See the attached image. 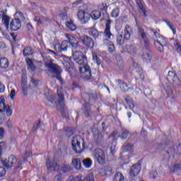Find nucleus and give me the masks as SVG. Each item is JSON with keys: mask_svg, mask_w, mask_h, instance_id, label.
<instances>
[{"mask_svg": "<svg viewBox=\"0 0 181 181\" xmlns=\"http://www.w3.org/2000/svg\"><path fill=\"white\" fill-rule=\"evenodd\" d=\"M65 25L71 32H74L77 29V25L73 21H66Z\"/></svg>", "mask_w": 181, "mask_h": 181, "instance_id": "nucleus-36", "label": "nucleus"}, {"mask_svg": "<svg viewBox=\"0 0 181 181\" xmlns=\"http://www.w3.org/2000/svg\"><path fill=\"white\" fill-rule=\"evenodd\" d=\"M78 19L80 22L85 25L88 21H90V14L87 12H85L84 10H79L77 13Z\"/></svg>", "mask_w": 181, "mask_h": 181, "instance_id": "nucleus-11", "label": "nucleus"}, {"mask_svg": "<svg viewBox=\"0 0 181 181\" xmlns=\"http://www.w3.org/2000/svg\"><path fill=\"white\" fill-rule=\"evenodd\" d=\"M45 66L50 73H52V74H54V77H55L57 80H59L61 86H63L64 83L63 82V78H62V69H60V66L52 62L47 63Z\"/></svg>", "mask_w": 181, "mask_h": 181, "instance_id": "nucleus-5", "label": "nucleus"}, {"mask_svg": "<svg viewBox=\"0 0 181 181\" xmlns=\"http://www.w3.org/2000/svg\"><path fill=\"white\" fill-rule=\"evenodd\" d=\"M86 30H87L89 36H92V37H93V39H98V37H100V33L94 27L88 28V29H86Z\"/></svg>", "mask_w": 181, "mask_h": 181, "instance_id": "nucleus-22", "label": "nucleus"}, {"mask_svg": "<svg viewBox=\"0 0 181 181\" xmlns=\"http://www.w3.org/2000/svg\"><path fill=\"white\" fill-rule=\"evenodd\" d=\"M154 46L158 52H163V42H160L159 40H154Z\"/></svg>", "mask_w": 181, "mask_h": 181, "instance_id": "nucleus-39", "label": "nucleus"}, {"mask_svg": "<svg viewBox=\"0 0 181 181\" xmlns=\"http://www.w3.org/2000/svg\"><path fill=\"white\" fill-rule=\"evenodd\" d=\"M77 88H81V87H80V85H78V83L74 81L72 83V90H76Z\"/></svg>", "mask_w": 181, "mask_h": 181, "instance_id": "nucleus-57", "label": "nucleus"}, {"mask_svg": "<svg viewBox=\"0 0 181 181\" xmlns=\"http://www.w3.org/2000/svg\"><path fill=\"white\" fill-rule=\"evenodd\" d=\"M119 70H124V61L120 60L117 63Z\"/></svg>", "mask_w": 181, "mask_h": 181, "instance_id": "nucleus-61", "label": "nucleus"}, {"mask_svg": "<svg viewBox=\"0 0 181 181\" xmlns=\"http://www.w3.org/2000/svg\"><path fill=\"white\" fill-rule=\"evenodd\" d=\"M165 23H167L170 29L172 30L173 35H176V28H175V25H173V23H172L169 21H165Z\"/></svg>", "mask_w": 181, "mask_h": 181, "instance_id": "nucleus-49", "label": "nucleus"}, {"mask_svg": "<svg viewBox=\"0 0 181 181\" xmlns=\"http://www.w3.org/2000/svg\"><path fill=\"white\" fill-rule=\"evenodd\" d=\"M45 95H46L47 100L49 103H52L53 104V103H54V96L49 95H47L46 93L45 94Z\"/></svg>", "mask_w": 181, "mask_h": 181, "instance_id": "nucleus-56", "label": "nucleus"}, {"mask_svg": "<svg viewBox=\"0 0 181 181\" xmlns=\"http://www.w3.org/2000/svg\"><path fill=\"white\" fill-rule=\"evenodd\" d=\"M139 172H141V164H134L130 168L129 175L131 177H135L139 175Z\"/></svg>", "mask_w": 181, "mask_h": 181, "instance_id": "nucleus-18", "label": "nucleus"}, {"mask_svg": "<svg viewBox=\"0 0 181 181\" xmlns=\"http://www.w3.org/2000/svg\"><path fill=\"white\" fill-rule=\"evenodd\" d=\"M113 181H125V177L121 172H118L115 175Z\"/></svg>", "mask_w": 181, "mask_h": 181, "instance_id": "nucleus-44", "label": "nucleus"}, {"mask_svg": "<svg viewBox=\"0 0 181 181\" xmlns=\"http://www.w3.org/2000/svg\"><path fill=\"white\" fill-rule=\"evenodd\" d=\"M141 135L144 138H146V136H148V132L145 130V128L144 127L141 129Z\"/></svg>", "mask_w": 181, "mask_h": 181, "instance_id": "nucleus-58", "label": "nucleus"}, {"mask_svg": "<svg viewBox=\"0 0 181 181\" xmlns=\"http://www.w3.org/2000/svg\"><path fill=\"white\" fill-rule=\"evenodd\" d=\"M94 156L99 165H105V152L101 148H95L94 151Z\"/></svg>", "mask_w": 181, "mask_h": 181, "instance_id": "nucleus-8", "label": "nucleus"}, {"mask_svg": "<svg viewBox=\"0 0 181 181\" xmlns=\"http://www.w3.org/2000/svg\"><path fill=\"white\" fill-rule=\"evenodd\" d=\"M73 56L76 63L81 66L79 67V72L82 78H84V80H90V78H91V69L90 66H88L87 57L84 55L83 52L80 51H76Z\"/></svg>", "mask_w": 181, "mask_h": 181, "instance_id": "nucleus-1", "label": "nucleus"}, {"mask_svg": "<svg viewBox=\"0 0 181 181\" xmlns=\"http://www.w3.org/2000/svg\"><path fill=\"white\" fill-rule=\"evenodd\" d=\"M98 8L102 12H107L108 11V6L107 4L102 3L98 6Z\"/></svg>", "mask_w": 181, "mask_h": 181, "instance_id": "nucleus-47", "label": "nucleus"}, {"mask_svg": "<svg viewBox=\"0 0 181 181\" xmlns=\"http://www.w3.org/2000/svg\"><path fill=\"white\" fill-rule=\"evenodd\" d=\"M54 49L55 52L57 53H62V52H63L62 49V44H60L58 40H54Z\"/></svg>", "mask_w": 181, "mask_h": 181, "instance_id": "nucleus-42", "label": "nucleus"}, {"mask_svg": "<svg viewBox=\"0 0 181 181\" xmlns=\"http://www.w3.org/2000/svg\"><path fill=\"white\" fill-rule=\"evenodd\" d=\"M72 149L76 153H81L84 151L86 143L84 139L80 136H74L71 141Z\"/></svg>", "mask_w": 181, "mask_h": 181, "instance_id": "nucleus-4", "label": "nucleus"}, {"mask_svg": "<svg viewBox=\"0 0 181 181\" xmlns=\"http://www.w3.org/2000/svg\"><path fill=\"white\" fill-rule=\"evenodd\" d=\"M93 60L98 66H100L101 64V59H99L98 56L97 55V53L93 52Z\"/></svg>", "mask_w": 181, "mask_h": 181, "instance_id": "nucleus-48", "label": "nucleus"}, {"mask_svg": "<svg viewBox=\"0 0 181 181\" xmlns=\"http://www.w3.org/2000/svg\"><path fill=\"white\" fill-rule=\"evenodd\" d=\"M46 166L47 170H50L52 168H53L54 172H59L60 170V165L57 164L54 160H50V158L47 159Z\"/></svg>", "mask_w": 181, "mask_h": 181, "instance_id": "nucleus-12", "label": "nucleus"}, {"mask_svg": "<svg viewBox=\"0 0 181 181\" xmlns=\"http://www.w3.org/2000/svg\"><path fill=\"white\" fill-rule=\"evenodd\" d=\"M82 98L85 101H97L98 100V95L97 93H84L82 94Z\"/></svg>", "mask_w": 181, "mask_h": 181, "instance_id": "nucleus-17", "label": "nucleus"}, {"mask_svg": "<svg viewBox=\"0 0 181 181\" xmlns=\"http://www.w3.org/2000/svg\"><path fill=\"white\" fill-rule=\"evenodd\" d=\"M112 168L110 165H106L101 168L99 171V175L102 177H109V176H112Z\"/></svg>", "mask_w": 181, "mask_h": 181, "instance_id": "nucleus-13", "label": "nucleus"}, {"mask_svg": "<svg viewBox=\"0 0 181 181\" xmlns=\"http://www.w3.org/2000/svg\"><path fill=\"white\" fill-rule=\"evenodd\" d=\"M57 94L58 96V101L57 105L61 108V115L62 117H64V112L63 110H64L66 105H64V95L63 94V88H59L57 91Z\"/></svg>", "mask_w": 181, "mask_h": 181, "instance_id": "nucleus-6", "label": "nucleus"}, {"mask_svg": "<svg viewBox=\"0 0 181 181\" xmlns=\"http://www.w3.org/2000/svg\"><path fill=\"white\" fill-rule=\"evenodd\" d=\"M43 20L45 21V22H47V21H49V18L35 16L33 18L34 22H37V25H43V21H42Z\"/></svg>", "mask_w": 181, "mask_h": 181, "instance_id": "nucleus-37", "label": "nucleus"}, {"mask_svg": "<svg viewBox=\"0 0 181 181\" xmlns=\"http://www.w3.org/2000/svg\"><path fill=\"white\" fill-rule=\"evenodd\" d=\"M70 42L68 40H64L61 43V49L62 52H66L70 47Z\"/></svg>", "mask_w": 181, "mask_h": 181, "instance_id": "nucleus-43", "label": "nucleus"}, {"mask_svg": "<svg viewBox=\"0 0 181 181\" xmlns=\"http://www.w3.org/2000/svg\"><path fill=\"white\" fill-rule=\"evenodd\" d=\"M61 170L63 173H69V172H71V170H73V168H71L69 164H63L61 168Z\"/></svg>", "mask_w": 181, "mask_h": 181, "instance_id": "nucleus-41", "label": "nucleus"}, {"mask_svg": "<svg viewBox=\"0 0 181 181\" xmlns=\"http://www.w3.org/2000/svg\"><path fill=\"white\" fill-rule=\"evenodd\" d=\"M1 18H2L1 21H2L3 25H4L6 30H8L9 26H10L9 21H10L11 18L9 16H6V14H5V13H3V16L1 17Z\"/></svg>", "mask_w": 181, "mask_h": 181, "instance_id": "nucleus-27", "label": "nucleus"}, {"mask_svg": "<svg viewBox=\"0 0 181 181\" xmlns=\"http://www.w3.org/2000/svg\"><path fill=\"white\" fill-rule=\"evenodd\" d=\"M177 155H181V144L177 146Z\"/></svg>", "mask_w": 181, "mask_h": 181, "instance_id": "nucleus-64", "label": "nucleus"}, {"mask_svg": "<svg viewBox=\"0 0 181 181\" xmlns=\"http://www.w3.org/2000/svg\"><path fill=\"white\" fill-rule=\"evenodd\" d=\"M111 23H112L111 19L106 20L104 35L105 37H107V39L104 40V44L107 46L110 53H114V52H115V45H114L112 42L110 41L111 37H114V35L111 33Z\"/></svg>", "mask_w": 181, "mask_h": 181, "instance_id": "nucleus-2", "label": "nucleus"}, {"mask_svg": "<svg viewBox=\"0 0 181 181\" xmlns=\"http://www.w3.org/2000/svg\"><path fill=\"white\" fill-rule=\"evenodd\" d=\"M116 42L118 46H124V44L125 43V38L124 37V35L122 34H118Z\"/></svg>", "mask_w": 181, "mask_h": 181, "instance_id": "nucleus-35", "label": "nucleus"}, {"mask_svg": "<svg viewBox=\"0 0 181 181\" xmlns=\"http://www.w3.org/2000/svg\"><path fill=\"white\" fill-rule=\"evenodd\" d=\"M93 134V139L95 142L98 145L99 144H101L104 139V136H103V133L100 132L98 129H93L92 130Z\"/></svg>", "mask_w": 181, "mask_h": 181, "instance_id": "nucleus-16", "label": "nucleus"}, {"mask_svg": "<svg viewBox=\"0 0 181 181\" xmlns=\"http://www.w3.org/2000/svg\"><path fill=\"white\" fill-rule=\"evenodd\" d=\"M23 54L24 57H29L33 54V49L30 47H25L23 50Z\"/></svg>", "mask_w": 181, "mask_h": 181, "instance_id": "nucleus-31", "label": "nucleus"}, {"mask_svg": "<svg viewBox=\"0 0 181 181\" xmlns=\"http://www.w3.org/2000/svg\"><path fill=\"white\" fill-rule=\"evenodd\" d=\"M139 33H140L141 37L143 39L144 42L145 47L146 48L149 47V39L146 37V34L145 33L144 28L139 29Z\"/></svg>", "mask_w": 181, "mask_h": 181, "instance_id": "nucleus-23", "label": "nucleus"}, {"mask_svg": "<svg viewBox=\"0 0 181 181\" xmlns=\"http://www.w3.org/2000/svg\"><path fill=\"white\" fill-rule=\"evenodd\" d=\"M89 15L93 21H98V18H101V12L98 10H93Z\"/></svg>", "mask_w": 181, "mask_h": 181, "instance_id": "nucleus-30", "label": "nucleus"}, {"mask_svg": "<svg viewBox=\"0 0 181 181\" xmlns=\"http://www.w3.org/2000/svg\"><path fill=\"white\" fill-rule=\"evenodd\" d=\"M0 67L1 69H5L9 67V60L6 57H1L0 59Z\"/></svg>", "mask_w": 181, "mask_h": 181, "instance_id": "nucleus-29", "label": "nucleus"}, {"mask_svg": "<svg viewBox=\"0 0 181 181\" xmlns=\"http://www.w3.org/2000/svg\"><path fill=\"white\" fill-rule=\"evenodd\" d=\"M69 11V7L64 8L63 11H60L58 13L59 18L62 19V21H67L69 19V16H67V12Z\"/></svg>", "mask_w": 181, "mask_h": 181, "instance_id": "nucleus-25", "label": "nucleus"}, {"mask_svg": "<svg viewBox=\"0 0 181 181\" xmlns=\"http://www.w3.org/2000/svg\"><path fill=\"white\" fill-rule=\"evenodd\" d=\"M128 135H129V132L128 130H124L122 132V135L119 136L122 139H127L128 138Z\"/></svg>", "mask_w": 181, "mask_h": 181, "instance_id": "nucleus-52", "label": "nucleus"}, {"mask_svg": "<svg viewBox=\"0 0 181 181\" xmlns=\"http://www.w3.org/2000/svg\"><path fill=\"white\" fill-rule=\"evenodd\" d=\"M64 131L68 138L73 136L74 135V132H76V130L73 127H65L64 128Z\"/></svg>", "mask_w": 181, "mask_h": 181, "instance_id": "nucleus-32", "label": "nucleus"}, {"mask_svg": "<svg viewBox=\"0 0 181 181\" xmlns=\"http://www.w3.org/2000/svg\"><path fill=\"white\" fill-rule=\"evenodd\" d=\"M10 29L13 32H16L22 28V23L19 18H13L10 23Z\"/></svg>", "mask_w": 181, "mask_h": 181, "instance_id": "nucleus-14", "label": "nucleus"}, {"mask_svg": "<svg viewBox=\"0 0 181 181\" xmlns=\"http://www.w3.org/2000/svg\"><path fill=\"white\" fill-rule=\"evenodd\" d=\"M42 124V122L40 121V119H39L37 121V123L36 124H34L33 127V129L34 131H36V129H37V128H40V125Z\"/></svg>", "mask_w": 181, "mask_h": 181, "instance_id": "nucleus-59", "label": "nucleus"}, {"mask_svg": "<svg viewBox=\"0 0 181 181\" xmlns=\"http://www.w3.org/2000/svg\"><path fill=\"white\" fill-rule=\"evenodd\" d=\"M141 59L146 63L151 62V60H152V51H149L148 52L144 53L141 55Z\"/></svg>", "mask_w": 181, "mask_h": 181, "instance_id": "nucleus-28", "label": "nucleus"}, {"mask_svg": "<svg viewBox=\"0 0 181 181\" xmlns=\"http://www.w3.org/2000/svg\"><path fill=\"white\" fill-rule=\"evenodd\" d=\"M79 42H81L82 45H84L86 49L94 48V40L88 35H82L80 37Z\"/></svg>", "mask_w": 181, "mask_h": 181, "instance_id": "nucleus-9", "label": "nucleus"}, {"mask_svg": "<svg viewBox=\"0 0 181 181\" xmlns=\"http://www.w3.org/2000/svg\"><path fill=\"white\" fill-rule=\"evenodd\" d=\"M5 136V129L2 127L0 128V139H4Z\"/></svg>", "mask_w": 181, "mask_h": 181, "instance_id": "nucleus-60", "label": "nucleus"}, {"mask_svg": "<svg viewBox=\"0 0 181 181\" xmlns=\"http://www.w3.org/2000/svg\"><path fill=\"white\" fill-rule=\"evenodd\" d=\"M82 163L86 169H90L93 166V160L90 158L83 159Z\"/></svg>", "mask_w": 181, "mask_h": 181, "instance_id": "nucleus-34", "label": "nucleus"}, {"mask_svg": "<svg viewBox=\"0 0 181 181\" xmlns=\"http://www.w3.org/2000/svg\"><path fill=\"white\" fill-rule=\"evenodd\" d=\"M122 148L125 152H129V153H132V152H134V144H124Z\"/></svg>", "mask_w": 181, "mask_h": 181, "instance_id": "nucleus-40", "label": "nucleus"}, {"mask_svg": "<svg viewBox=\"0 0 181 181\" xmlns=\"http://www.w3.org/2000/svg\"><path fill=\"white\" fill-rule=\"evenodd\" d=\"M174 47L176 50V52H177V53H180V54H181V45H180V42L179 41H175V43L174 44Z\"/></svg>", "mask_w": 181, "mask_h": 181, "instance_id": "nucleus-50", "label": "nucleus"}, {"mask_svg": "<svg viewBox=\"0 0 181 181\" xmlns=\"http://www.w3.org/2000/svg\"><path fill=\"white\" fill-rule=\"evenodd\" d=\"M181 163L175 164L170 168V171L171 173H176L178 170H180Z\"/></svg>", "mask_w": 181, "mask_h": 181, "instance_id": "nucleus-46", "label": "nucleus"}, {"mask_svg": "<svg viewBox=\"0 0 181 181\" xmlns=\"http://www.w3.org/2000/svg\"><path fill=\"white\" fill-rule=\"evenodd\" d=\"M6 112L7 117H11L12 115V110L8 105H5V98L4 96H0V113Z\"/></svg>", "mask_w": 181, "mask_h": 181, "instance_id": "nucleus-10", "label": "nucleus"}, {"mask_svg": "<svg viewBox=\"0 0 181 181\" xmlns=\"http://www.w3.org/2000/svg\"><path fill=\"white\" fill-rule=\"evenodd\" d=\"M6 149V145L5 142H0V162L2 163L3 166L6 169H11V168H13L15 165H16L18 162V159L13 155H11L8 159L3 160L2 156L4 155V151Z\"/></svg>", "mask_w": 181, "mask_h": 181, "instance_id": "nucleus-3", "label": "nucleus"}, {"mask_svg": "<svg viewBox=\"0 0 181 181\" xmlns=\"http://www.w3.org/2000/svg\"><path fill=\"white\" fill-rule=\"evenodd\" d=\"M156 176H158V172L156 171H153L152 173H150L151 179H155Z\"/></svg>", "mask_w": 181, "mask_h": 181, "instance_id": "nucleus-63", "label": "nucleus"}, {"mask_svg": "<svg viewBox=\"0 0 181 181\" xmlns=\"http://www.w3.org/2000/svg\"><path fill=\"white\" fill-rule=\"evenodd\" d=\"M124 37L125 39V40H129V39H131V36L132 35H134V30H132V28H131V26H129V25H126L124 30Z\"/></svg>", "mask_w": 181, "mask_h": 181, "instance_id": "nucleus-19", "label": "nucleus"}, {"mask_svg": "<svg viewBox=\"0 0 181 181\" xmlns=\"http://www.w3.org/2000/svg\"><path fill=\"white\" fill-rule=\"evenodd\" d=\"M119 6H116L115 8H113L110 13L111 18H118L119 16Z\"/></svg>", "mask_w": 181, "mask_h": 181, "instance_id": "nucleus-38", "label": "nucleus"}, {"mask_svg": "<svg viewBox=\"0 0 181 181\" xmlns=\"http://www.w3.org/2000/svg\"><path fill=\"white\" fill-rule=\"evenodd\" d=\"M6 175V170L5 167H0V177H4Z\"/></svg>", "mask_w": 181, "mask_h": 181, "instance_id": "nucleus-53", "label": "nucleus"}, {"mask_svg": "<svg viewBox=\"0 0 181 181\" xmlns=\"http://www.w3.org/2000/svg\"><path fill=\"white\" fill-rule=\"evenodd\" d=\"M124 101L129 107L130 110H134L135 108V103H134V101H132V99H130L129 97L124 98Z\"/></svg>", "mask_w": 181, "mask_h": 181, "instance_id": "nucleus-45", "label": "nucleus"}, {"mask_svg": "<svg viewBox=\"0 0 181 181\" xmlns=\"http://www.w3.org/2000/svg\"><path fill=\"white\" fill-rule=\"evenodd\" d=\"M175 148H170V153L169 151H167V155L168 156V158L170 159L171 156H173V158H175Z\"/></svg>", "mask_w": 181, "mask_h": 181, "instance_id": "nucleus-54", "label": "nucleus"}, {"mask_svg": "<svg viewBox=\"0 0 181 181\" xmlns=\"http://www.w3.org/2000/svg\"><path fill=\"white\" fill-rule=\"evenodd\" d=\"M115 83H117V86L119 87L121 91L123 93H128L129 91H134V86L128 84L121 79H116Z\"/></svg>", "mask_w": 181, "mask_h": 181, "instance_id": "nucleus-7", "label": "nucleus"}, {"mask_svg": "<svg viewBox=\"0 0 181 181\" xmlns=\"http://www.w3.org/2000/svg\"><path fill=\"white\" fill-rule=\"evenodd\" d=\"M25 62L29 70H31V71H36L37 67L35 66L33 61L30 58H26Z\"/></svg>", "mask_w": 181, "mask_h": 181, "instance_id": "nucleus-26", "label": "nucleus"}, {"mask_svg": "<svg viewBox=\"0 0 181 181\" xmlns=\"http://www.w3.org/2000/svg\"><path fill=\"white\" fill-rule=\"evenodd\" d=\"M23 162H25V161L19 160L18 165L14 168V170H18V169H20V170H22V169H23V167H22Z\"/></svg>", "mask_w": 181, "mask_h": 181, "instance_id": "nucleus-55", "label": "nucleus"}, {"mask_svg": "<svg viewBox=\"0 0 181 181\" xmlns=\"http://www.w3.org/2000/svg\"><path fill=\"white\" fill-rule=\"evenodd\" d=\"M16 16L17 18H19V19L21 22L25 21V16L23 15V13H22L21 11H16Z\"/></svg>", "mask_w": 181, "mask_h": 181, "instance_id": "nucleus-51", "label": "nucleus"}, {"mask_svg": "<svg viewBox=\"0 0 181 181\" xmlns=\"http://www.w3.org/2000/svg\"><path fill=\"white\" fill-rule=\"evenodd\" d=\"M65 37L68 40L69 46H71L73 49H78L79 42L74 36L66 33L65 34Z\"/></svg>", "mask_w": 181, "mask_h": 181, "instance_id": "nucleus-15", "label": "nucleus"}, {"mask_svg": "<svg viewBox=\"0 0 181 181\" xmlns=\"http://www.w3.org/2000/svg\"><path fill=\"white\" fill-rule=\"evenodd\" d=\"M85 181H94L93 175H88L85 177Z\"/></svg>", "mask_w": 181, "mask_h": 181, "instance_id": "nucleus-62", "label": "nucleus"}, {"mask_svg": "<svg viewBox=\"0 0 181 181\" xmlns=\"http://www.w3.org/2000/svg\"><path fill=\"white\" fill-rule=\"evenodd\" d=\"M83 111L86 114V118L90 117V112H91V104L90 103H87L83 105Z\"/></svg>", "mask_w": 181, "mask_h": 181, "instance_id": "nucleus-33", "label": "nucleus"}, {"mask_svg": "<svg viewBox=\"0 0 181 181\" xmlns=\"http://www.w3.org/2000/svg\"><path fill=\"white\" fill-rule=\"evenodd\" d=\"M167 80L168 83H175V81H177L179 78H177V75H176V73L172 71H169L168 76H167Z\"/></svg>", "mask_w": 181, "mask_h": 181, "instance_id": "nucleus-21", "label": "nucleus"}, {"mask_svg": "<svg viewBox=\"0 0 181 181\" xmlns=\"http://www.w3.org/2000/svg\"><path fill=\"white\" fill-rule=\"evenodd\" d=\"M71 164L74 166L76 170H81V160H80V158L72 159Z\"/></svg>", "mask_w": 181, "mask_h": 181, "instance_id": "nucleus-24", "label": "nucleus"}, {"mask_svg": "<svg viewBox=\"0 0 181 181\" xmlns=\"http://www.w3.org/2000/svg\"><path fill=\"white\" fill-rule=\"evenodd\" d=\"M136 4L139 9L140 13H143L144 18H146L148 14L146 13V8H145V6L142 4V0H136Z\"/></svg>", "mask_w": 181, "mask_h": 181, "instance_id": "nucleus-20", "label": "nucleus"}]
</instances>
